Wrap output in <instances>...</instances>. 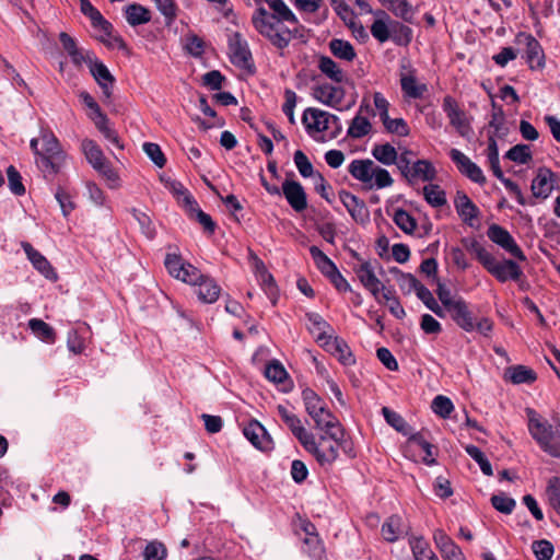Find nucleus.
Wrapping results in <instances>:
<instances>
[{"mask_svg": "<svg viewBox=\"0 0 560 560\" xmlns=\"http://www.w3.org/2000/svg\"><path fill=\"white\" fill-rule=\"evenodd\" d=\"M143 151L158 167H163L165 165L166 159L159 144L145 142L143 144Z\"/></svg>", "mask_w": 560, "mask_h": 560, "instance_id": "nucleus-62", "label": "nucleus"}, {"mask_svg": "<svg viewBox=\"0 0 560 560\" xmlns=\"http://www.w3.org/2000/svg\"><path fill=\"white\" fill-rule=\"evenodd\" d=\"M7 175H8L10 190L16 196L24 195L25 187L22 183V177H21L20 173L18 172V170L13 165H10L7 168Z\"/></svg>", "mask_w": 560, "mask_h": 560, "instance_id": "nucleus-58", "label": "nucleus"}, {"mask_svg": "<svg viewBox=\"0 0 560 560\" xmlns=\"http://www.w3.org/2000/svg\"><path fill=\"white\" fill-rule=\"evenodd\" d=\"M407 526L399 515L389 516L382 525V535L389 541H396L402 534H407Z\"/></svg>", "mask_w": 560, "mask_h": 560, "instance_id": "nucleus-28", "label": "nucleus"}, {"mask_svg": "<svg viewBox=\"0 0 560 560\" xmlns=\"http://www.w3.org/2000/svg\"><path fill=\"white\" fill-rule=\"evenodd\" d=\"M409 442L419 446L424 453L425 456L423 457V460L427 464L434 463V459L432 458V448L433 446L423 438L421 433L412 434L409 439Z\"/></svg>", "mask_w": 560, "mask_h": 560, "instance_id": "nucleus-63", "label": "nucleus"}, {"mask_svg": "<svg viewBox=\"0 0 560 560\" xmlns=\"http://www.w3.org/2000/svg\"><path fill=\"white\" fill-rule=\"evenodd\" d=\"M277 410L281 420L288 425L292 434L303 445L312 433L304 428L301 419L293 412L289 411L284 406L279 405Z\"/></svg>", "mask_w": 560, "mask_h": 560, "instance_id": "nucleus-23", "label": "nucleus"}, {"mask_svg": "<svg viewBox=\"0 0 560 560\" xmlns=\"http://www.w3.org/2000/svg\"><path fill=\"white\" fill-rule=\"evenodd\" d=\"M90 329L86 323H81L78 328H73L68 332L67 346L74 354L81 353L85 349L84 334Z\"/></svg>", "mask_w": 560, "mask_h": 560, "instance_id": "nucleus-35", "label": "nucleus"}, {"mask_svg": "<svg viewBox=\"0 0 560 560\" xmlns=\"http://www.w3.org/2000/svg\"><path fill=\"white\" fill-rule=\"evenodd\" d=\"M43 153L57 156H66L61 149L59 140L51 132H44L42 135Z\"/></svg>", "mask_w": 560, "mask_h": 560, "instance_id": "nucleus-51", "label": "nucleus"}, {"mask_svg": "<svg viewBox=\"0 0 560 560\" xmlns=\"http://www.w3.org/2000/svg\"><path fill=\"white\" fill-rule=\"evenodd\" d=\"M89 68L93 78L96 80L100 88L102 89L104 98L108 101L112 96V88L115 81L114 77L112 75L107 67L103 62L98 61L96 58L92 61Z\"/></svg>", "mask_w": 560, "mask_h": 560, "instance_id": "nucleus-21", "label": "nucleus"}, {"mask_svg": "<svg viewBox=\"0 0 560 560\" xmlns=\"http://www.w3.org/2000/svg\"><path fill=\"white\" fill-rule=\"evenodd\" d=\"M81 149L85 159L95 171H97L108 182H117L118 176L116 172L112 168L109 162L106 161L102 149L95 141L84 139L81 143Z\"/></svg>", "mask_w": 560, "mask_h": 560, "instance_id": "nucleus-6", "label": "nucleus"}, {"mask_svg": "<svg viewBox=\"0 0 560 560\" xmlns=\"http://www.w3.org/2000/svg\"><path fill=\"white\" fill-rule=\"evenodd\" d=\"M325 346L328 351L338 357V360L343 365H351L355 362V359L345 340L337 337H328L325 341Z\"/></svg>", "mask_w": 560, "mask_h": 560, "instance_id": "nucleus-27", "label": "nucleus"}, {"mask_svg": "<svg viewBox=\"0 0 560 560\" xmlns=\"http://www.w3.org/2000/svg\"><path fill=\"white\" fill-rule=\"evenodd\" d=\"M505 158L518 164H526L532 160L530 148L527 144H516L505 153Z\"/></svg>", "mask_w": 560, "mask_h": 560, "instance_id": "nucleus-49", "label": "nucleus"}, {"mask_svg": "<svg viewBox=\"0 0 560 560\" xmlns=\"http://www.w3.org/2000/svg\"><path fill=\"white\" fill-rule=\"evenodd\" d=\"M450 158L464 176L479 185L486 184L487 179L482 170L462 151L458 149H451Z\"/></svg>", "mask_w": 560, "mask_h": 560, "instance_id": "nucleus-14", "label": "nucleus"}, {"mask_svg": "<svg viewBox=\"0 0 560 560\" xmlns=\"http://www.w3.org/2000/svg\"><path fill=\"white\" fill-rule=\"evenodd\" d=\"M196 285L198 287L196 292L200 301L211 304L219 299L221 288L212 278L202 275V279Z\"/></svg>", "mask_w": 560, "mask_h": 560, "instance_id": "nucleus-26", "label": "nucleus"}, {"mask_svg": "<svg viewBox=\"0 0 560 560\" xmlns=\"http://www.w3.org/2000/svg\"><path fill=\"white\" fill-rule=\"evenodd\" d=\"M454 207L459 218L469 225H472V221L476 220L480 213L479 209L467 194L460 190L456 192Z\"/></svg>", "mask_w": 560, "mask_h": 560, "instance_id": "nucleus-22", "label": "nucleus"}, {"mask_svg": "<svg viewBox=\"0 0 560 560\" xmlns=\"http://www.w3.org/2000/svg\"><path fill=\"white\" fill-rule=\"evenodd\" d=\"M265 376L276 384L283 385L284 392H289L292 388V384L289 381V375L284 366L277 360L271 361L266 366Z\"/></svg>", "mask_w": 560, "mask_h": 560, "instance_id": "nucleus-30", "label": "nucleus"}, {"mask_svg": "<svg viewBox=\"0 0 560 560\" xmlns=\"http://www.w3.org/2000/svg\"><path fill=\"white\" fill-rule=\"evenodd\" d=\"M387 9L406 22H411L413 18L412 5L407 0H390Z\"/></svg>", "mask_w": 560, "mask_h": 560, "instance_id": "nucleus-48", "label": "nucleus"}, {"mask_svg": "<svg viewBox=\"0 0 560 560\" xmlns=\"http://www.w3.org/2000/svg\"><path fill=\"white\" fill-rule=\"evenodd\" d=\"M393 220L395 224L407 234L413 233L417 228L416 219L404 209L395 210Z\"/></svg>", "mask_w": 560, "mask_h": 560, "instance_id": "nucleus-45", "label": "nucleus"}, {"mask_svg": "<svg viewBox=\"0 0 560 560\" xmlns=\"http://www.w3.org/2000/svg\"><path fill=\"white\" fill-rule=\"evenodd\" d=\"M423 197L425 201L434 208L442 207L446 203L445 191L436 184H429L424 186Z\"/></svg>", "mask_w": 560, "mask_h": 560, "instance_id": "nucleus-42", "label": "nucleus"}, {"mask_svg": "<svg viewBox=\"0 0 560 560\" xmlns=\"http://www.w3.org/2000/svg\"><path fill=\"white\" fill-rule=\"evenodd\" d=\"M229 54L235 67L249 71L254 68L248 44L237 32L229 36Z\"/></svg>", "mask_w": 560, "mask_h": 560, "instance_id": "nucleus-10", "label": "nucleus"}, {"mask_svg": "<svg viewBox=\"0 0 560 560\" xmlns=\"http://www.w3.org/2000/svg\"><path fill=\"white\" fill-rule=\"evenodd\" d=\"M526 413L532 438L544 452L552 457L560 458V442L555 438L552 425L530 408L526 409Z\"/></svg>", "mask_w": 560, "mask_h": 560, "instance_id": "nucleus-4", "label": "nucleus"}, {"mask_svg": "<svg viewBox=\"0 0 560 560\" xmlns=\"http://www.w3.org/2000/svg\"><path fill=\"white\" fill-rule=\"evenodd\" d=\"M341 96V90L334 85L324 84L315 89V97L328 106L340 103Z\"/></svg>", "mask_w": 560, "mask_h": 560, "instance_id": "nucleus-38", "label": "nucleus"}, {"mask_svg": "<svg viewBox=\"0 0 560 560\" xmlns=\"http://www.w3.org/2000/svg\"><path fill=\"white\" fill-rule=\"evenodd\" d=\"M374 14L377 16V19L372 23L370 27L371 34L380 43H385L390 37L387 23L390 21V19L388 14L383 10H378Z\"/></svg>", "mask_w": 560, "mask_h": 560, "instance_id": "nucleus-32", "label": "nucleus"}, {"mask_svg": "<svg viewBox=\"0 0 560 560\" xmlns=\"http://www.w3.org/2000/svg\"><path fill=\"white\" fill-rule=\"evenodd\" d=\"M372 156L383 165H396L398 162V152L390 143L374 144L371 151Z\"/></svg>", "mask_w": 560, "mask_h": 560, "instance_id": "nucleus-31", "label": "nucleus"}, {"mask_svg": "<svg viewBox=\"0 0 560 560\" xmlns=\"http://www.w3.org/2000/svg\"><path fill=\"white\" fill-rule=\"evenodd\" d=\"M557 176L549 168L540 167L532 182V192L536 198L547 199L555 188Z\"/></svg>", "mask_w": 560, "mask_h": 560, "instance_id": "nucleus-19", "label": "nucleus"}, {"mask_svg": "<svg viewBox=\"0 0 560 560\" xmlns=\"http://www.w3.org/2000/svg\"><path fill=\"white\" fill-rule=\"evenodd\" d=\"M520 45L525 46L524 57L532 70H542L546 65L544 49L539 42L528 33L521 32L516 36Z\"/></svg>", "mask_w": 560, "mask_h": 560, "instance_id": "nucleus-11", "label": "nucleus"}, {"mask_svg": "<svg viewBox=\"0 0 560 560\" xmlns=\"http://www.w3.org/2000/svg\"><path fill=\"white\" fill-rule=\"evenodd\" d=\"M305 410L314 420L316 429H331L340 424L339 420L326 408L322 398L311 388L302 392Z\"/></svg>", "mask_w": 560, "mask_h": 560, "instance_id": "nucleus-5", "label": "nucleus"}, {"mask_svg": "<svg viewBox=\"0 0 560 560\" xmlns=\"http://www.w3.org/2000/svg\"><path fill=\"white\" fill-rule=\"evenodd\" d=\"M491 504L497 511L503 514H511L516 505V502L514 499L505 495L504 493H500L491 497Z\"/></svg>", "mask_w": 560, "mask_h": 560, "instance_id": "nucleus-56", "label": "nucleus"}, {"mask_svg": "<svg viewBox=\"0 0 560 560\" xmlns=\"http://www.w3.org/2000/svg\"><path fill=\"white\" fill-rule=\"evenodd\" d=\"M272 13L265 8H258L252 16L255 28L268 38L277 48H285L294 37L296 30L292 31L282 25V22H289L298 25L299 21L291 9L283 0H275L269 4Z\"/></svg>", "mask_w": 560, "mask_h": 560, "instance_id": "nucleus-1", "label": "nucleus"}, {"mask_svg": "<svg viewBox=\"0 0 560 560\" xmlns=\"http://www.w3.org/2000/svg\"><path fill=\"white\" fill-rule=\"evenodd\" d=\"M506 374L513 384H530L537 378L534 370L521 364L510 368Z\"/></svg>", "mask_w": 560, "mask_h": 560, "instance_id": "nucleus-37", "label": "nucleus"}, {"mask_svg": "<svg viewBox=\"0 0 560 560\" xmlns=\"http://www.w3.org/2000/svg\"><path fill=\"white\" fill-rule=\"evenodd\" d=\"M532 549L537 560H550L555 551L552 544L546 539L534 541Z\"/></svg>", "mask_w": 560, "mask_h": 560, "instance_id": "nucleus-59", "label": "nucleus"}, {"mask_svg": "<svg viewBox=\"0 0 560 560\" xmlns=\"http://www.w3.org/2000/svg\"><path fill=\"white\" fill-rule=\"evenodd\" d=\"M499 282L518 281L523 276L520 265L513 259L498 260L493 255L483 267Z\"/></svg>", "mask_w": 560, "mask_h": 560, "instance_id": "nucleus-7", "label": "nucleus"}, {"mask_svg": "<svg viewBox=\"0 0 560 560\" xmlns=\"http://www.w3.org/2000/svg\"><path fill=\"white\" fill-rule=\"evenodd\" d=\"M28 327L32 332L40 340L52 343L56 340V332L51 326L38 318L28 320Z\"/></svg>", "mask_w": 560, "mask_h": 560, "instance_id": "nucleus-39", "label": "nucleus"}, {"mask_svg": "<svg viewBox=\"0 0 560 560\" xmlns=\"http://www.w3.org/2000/svg\"><path fill=\"white\" fill-rule=\"evenodd\" d=\"M452 315L453 320L465 331L475 330V320L471 312L468 308L467 303L462 299H457V302L448 311Z\"/></svg>", "mask_w": 560, "mask_h": 560, "instance_id": "nucleus-24", "label": "nucleus"}, {"mask_svg": "<svg viewBox=\"0 0 560 560\" xmlns=\"http://www.w3.org/2000/svg\"><path fill=\"white\" fill-rule=\"evenodd\" d=\"M382 413H383L386 422L389 425H392L396 431H398L402 434H408L409 427L399 413L390 410L388 407H383Z\"/></svg>", "mask_w": 560, "mask_h": 560, "instance_id": "nucleus-50", "label": "nucleus"}, {"mask_svg": "<svg viewBox=\"0 0 560 560\" xmlns=\"http://www.w3.org/2000/svg\"><path fill=\"white\" fill-rule=\"evenodd\" d=\"M339 199L357 223L365 224L370 221L369 209L362 199L347 190L339 191Z\"/></svg>", "mask_w": 560, "mask_h": 560, "instance_id": "nucleus-16", "label": "nucleus"}, {"mask_svg": "<svg viewBox=\"0 0 560 560\" xmlns=\"http://www.w3.org/2000/svg\"><path fill=\"white\" fill-rule=\"evenodd\" d=\"M339 118L318 108H306L302 116V122L308 135L323 132L329 129L330 124H337Z\"/></svg>", "mask_w": 560, "mask_h": 560, "instance_id": "nucleus-12", "label": "nucleus"}, {"mask_svg": "<svg viewBox=\"0 0 560 560\" xmlns=\"http://www.w3.org/2000/svg\"><path fill=\"white\" fill-rule=\"evenodd\" d=\"M402 167L399 173L408 184H415L419 180L432 182L436 177V170L429 160H416L408 166L407 163L404 164Z\"/></svg>", "mask_w": 560, "mask_h": 560, "instance_id": "nucleus-13", "label": "nucleus"}, {"mask_svg": "<svg viewBox=\"0 0 560 560\" xmlns=\"http://www.w3.org/2000/svg\"><path fill=\"white\" fill-rule=\"evenodd\" d=\"M256 276L261 288L271 300L272 304H276L278 298V289L275 283V279L272 275L268 272L264 262L260 260L256 264Z\"/></svg>", "mask_w": 560, "mask_h": 560, "instance_id": "nucleus-29", "label": "nucleus"}, {"mask_svg": "<svg viewBox=\"0 0 560 560\" xmlns=\"http://www.w3.org/2000/svg\"><path fill=\"white\" fill-rule=\"evenodd\" d=\"M281 192L295 212H303L307 208V196L301 183L285 179Z\"/></svg>", "mask_w": 560, "mask_h": 560, "instance_id": "nucleus-18", "label": "nucleus"}, {"mask_svg": "<svg viewBox=\"0 0 560 560\" xmlns=\"http://www.w3.org/2000/svg\"><path fill=\"white\" fill-rule=\"evenodd\" d=\"M443 112L446 114L451 126H453L459 136L468 138L471 133L470 121L466 113L459 107L458 103L451 95H446L442 103Z\"/></svg>", "mask_w": 560, "mask_h": 560, "instance_id": "nucleus-9", "label": "nucleus"}, {"mask_svg": "<svg viewBox=\"0 0 560 560\" xmlns=\"http://www.w3.org/2000/svg\"><path fill=\"white\" fill-rule=\"evenodd\" d=\"M244 436L262 452H269L273 448V441L265 427L257 420H252L243 429Z\"/></svg>", "mask_w": 560, "mask_h": 560, "instance_id": "nucleus-15", "label": "nucleus"}, {"mask_svg": "<svg viewBox=\"0 0 560 560\" xmlns=\"http://www.w3.org/2000/svg\"><path fill=\"white\" fill-rule=\"evenodd\" d=\"M323 433L318 439L312 433L303 447L312 454L320 466H331L339 456V448L350 453L345 445V431L341 424L337 428L320 429Z\"/></svg>", "mask_w": 560, "mask_h": 560, "instance_id": "nucleus-2", "label": "nucleus"}, {"mask_svg": "<svg viewBox=\"0 0 560 560\" xmlns=\"http://www.w3.org/2000/svg\"><path fill=\"white\" fill-rule=\"evenodd\" d=\"M397 282H398V285H399L400 290L405 294H410L411 292H416V294H417L418 291H419V288L423 285L411 273L399 272V277L397 278Z\"/></svg>", "mask_w": 560, "mask_h": 560, "instance_id": "nucleus-57", "label": "nucleus"}, {"mask_svg": "<svg viewBox=\"0 0 560 560\" xmlns=\"http://www.w3.org/2000/svg\"><path fill=\"white\" fill-rule=\"evenodd\" d=\"M329 49L331 54L343 61L351 62L357 57L354 47L352 44L348 40L340 39V38H332L329 42Z\"/></svg>", "mask_w": 560, "mask_h": 560, "instance_id": "nucleus-34", "label": "nucleus"}, {"mask_svg": "<svg viewBox=\"0 0 560 560\" xmlns=\"http://www.w3.org/2000/svg\"><path fill=\"white\" fill-rule=\"evenodd\" d=\"M317 67L326 78L335 83H343L348 80L347 73L328 56H319Z\"/></svg>", "mask_w": 560, "mask_h": 560, "instance_id": "nucleus-25", "label": "nucleus"}, {"mask_svg": "<svg viewBox=\"0 0 560 560\" xmlns=\"http://www.w3.org/2000/svg\"><path fill=\"white\" fill-rule=\"evenodd\" d=\"M164 264L168 273L172 277L176 278L179 276V272L184 265L186 264V261H184L183 258L177 254H167L165 256Z\"/></svg>", "mask_w": 560, "mask_h": 560, "instance_id": "nucleus-64", "label": "nucleus"}, {"mask_svg": "<svg viewBox=\"0 0 560 560\" xmlns=\"http://www.w3.org/2000/svg\"><path fill=\"white\" fill-rule=\"evenodd\" d=\"M310 254L316 267L325 277L328 278L336 270H338L337 266L332 262V260L327 255H325L317 246H311Z\"/></svg>", "mask_w": 560, "mask_h": 560, "instance_id": "nucleus-36", "label": "nucleus"}, {"mask_svg": "<svg viewBox=\"0 0 560 560\" xmlns=\"http://www.w3.org/2000/svg\"><path fill=\"white\" fill-rule=\"evenodd\" d=\"M467 454L478 463V465L480 466V469L481 471L486 475V476H492L493 475V471H492V467H491V464L490 462L487 459V457L485 456V454L482 453V451L475 446V445H467L465 447Z\"/></svg>", "mask_w": 560, "mask_h": 560, "instance_id": "nucleus-52", "label": "nucleus"}, {"mask_svg": "<svg viewBox=\"0 0 560 560\" xmlns=\"http://www.w3.org/2000/svg\"><path fill=\"white\" fill-rule=\"evenodd\" d=\"M493 112L491 114V119L489 121V127L493 129V132L490 136H494V138L503 137L508 129L504 125V113L501 107H497L495 104H492Z\"/></svg>", "mask_w": 560, "mask_h": 560, "instance_id": "nucleus-46", "label": "nucleus"}, {"mask_svg": "<svg viewBox=\"0 0 560 560\" xmlns=\"http://www.w3.org/2000/svg\"><path fill=\"white\" fill-rule=\"evenodd\" d=\"M372 129V125L366 117L357 115L348 128V136L354 139L363 138L369 135Z\"/></svg>", "mask_w": 560, "mask_h": 560, "instance_id": "nucleus-44", "label": "nucleus"}, {"mask_svg": "<svg viewBox=\"0 0 560 560\" xmlns=\"http://www.w3.org/2000/svg\"><path fill=\"white\" fill-rule=\"evenodd\" d=\"M400 86L404 95L408 98H421L428 91L424 83H419L416 78V70L410 66H401Z\"/></svg>", "mask_w": 560, "mask_h": 560, "instance_id": "nucleus-17", "label": "nucleus"}, {"mask_svg": "<svg viewBox=\"0 0 560 560\" xmlns=\"http://www.w3.org/2000/svg\"><path fill=\"white\" fill-rule=\"evenodd\" d=\"M353 271L357 275L359 281L364 288L371 287L372 284L380 283V279L374 272V267L370 261H362L360 265L353 267Z\"/></svg>", "mask_w": 560, "mask_h": 560, "instance_id": "nucleus-41", "label": "nucleus"}, {"mask_svg": "<svg viewBox=\"0 0 560 560\" xmlns=\"http://www.w3.org/2000/svg\"><path fill=\"white\" fill-rule=\"evenodd\" d=\"M462 243L469 253L475 255L476 259L482 265V267H485L492 256V254L476 238H464Z\"/></svg>", "mask_w": 560, "mask_h": 560, "instance_id": "nucleus-43", "label": "nucleus"}, {"mask_svg": "<svg viewBox=\"0 0 560 560\" xmlns=\"http://www.w3.org/2000/svg\"><path fill=\"white\" fill-rule=\"evenodd\" d=\"M144 560H165L167 550L165 546L160 541H150L143 552Z\"/></svg>", "mask_w": 560, "mask_h": 560, "instance_id": "nucleus-55", "label": "nucleus"}, {"mask_svg": "<svg viewBox=\"0 0 560 560\" xmlns=\"http://www.w3.org/2000/svg\"><path fill=\"white\" fill-rule=\"evenodd\" d=\"M550 505L560 514V478H552L546 489Z\"/></svg>", "mask_w": 560, "mask_h": 560, "instance_id": "nucleus-61", "label": "nucleus"}, {"mask_svg": "<svg viewBox=\"0 0 560 560\" xmlns=\"http://www.w3.org/2000/svg\"><path fill=\"white\" fill-rule=\"evenodd\" d=\"M22 248L24 249L28 260L34 268L38 270L45 278L56 280L57 273L47 258L36 250L30 243L23 242Z\"/></svg>", "mask_w": 560, "mask_h": 560, "instance_id": "nucleus-20", "label": "nucleus"}, {"mask_svg": "<svg viewBox=\"0 0 560 560\" xmlns=\"http://www.w3.org/2000/svg\"><path fill=\"white\" fill-rule=\"evenodd\" d=\"M488 238L500 246L504 252L520 261H526L527 257L518 246L511 233L499 224H491L487 230Z\"/></svg>", "mask_w": 560, "mask_h": 560, "instance_id": "nucleus-8", "label": "nucleus"}, {"mask_svg": "<svg viewBox=\"0 0 560 560\" xmlns=\"http://www.w3.org/2000/svg\"><path fill=\"white\" fill-rule=\"evenodd\" d=\"M349 174L369 188L383 189L390 187L394 179L389 172L370 159L353 160L348 166Z\"/></svg>", "mask_w": 560, "mask_h": 560, "instance_id": "nucleus-3", "label": "nucleus"}, {"mask_svg": "<svg viewBox=\"0 0 560 560\" xmlns=\"http://www.w3.org/2000/svg\"><path fill=\"white\" fill-rule=\"evenodd\" d=\"M175 279H178L188 284L195 285L198 283L200 279H202V273L189 262H186L182 268L179 276Z\"/></svg>", "mask_w": 560, "mask_h": 560, "instance_id": "nucleus-60", "label": "nucleus"}, {"mask_svg": "<svg viewBox=\"0 0 560 560\" xmlns=\"http://www.w3.org/2000/svg\"><path fill=\"white\" fill-rule=\"evenodd\" d=\"M294 163L301 176L315 178L317 172L314 171L308 158L301 150L295 151Z\"/></svg>", "mask_w": 560, "mask_h": 560, "instance_id": "nucleus-53", "label": "nucleus"}, {"mask_svg": "<svg viewBox=\"0 0 560 560\" xmlns=\"http://www.w3.org/2000/svg\"><path fill=\"white\" fill-rule=\"evenodd\" d=\"M387 132L397 135L399 137H407L410 133V128L405 119L402 118H384L382 120Z\"/></svg>", "mask_w": 560, "mask_h": 560, "instance_id": "nucleus-47", "label": "nucleus"}, {"mask_svg": "<svg viewBox=\"0 0 560 560\" xmlns=\"http://www.w3.org/2000/svg\"><path fill=\"white\" fill-rule=\"evenodd\" d=\"M432 410L442 418H448L454 410L452 400L443 395H438L432 401Z\"/></svg>", "mask_w": 560, "mask_h": 560, "instance_id": "nucleus-54", "label": "nucleus"}, {"mask_svg": "<svg viewBox=\"0 0 560 560\" xmlns=\"http://www.w3.org/2000/svg\"><path fill=\"white\" fill-rule=\"evenodd\" d=\"M65 159L66 156H55L43 153L36 159V164L43 172L44 176L48 177L56 175L60 171Z\"/></svg>", "mask_w": 560, "mask_h": 560, "instance_id": "nucleus-33", "label": "nucleus"}, {"mask_svg": "<svg viewBox=\"0 0 560 560\" xmlns=\"http://www.w3.org/2000/svg\"><path fill=\"white\" fill-rule=\"evenodd\" d=\"M125 13L126 20L131 26L145 24L151 20L150 11L138 3L129 4Z\"/></svg>", "mask_w": 560, "mask_h": 560, "instance_id": "nucleus-40", "label": "nucleus"}]
</instances>
